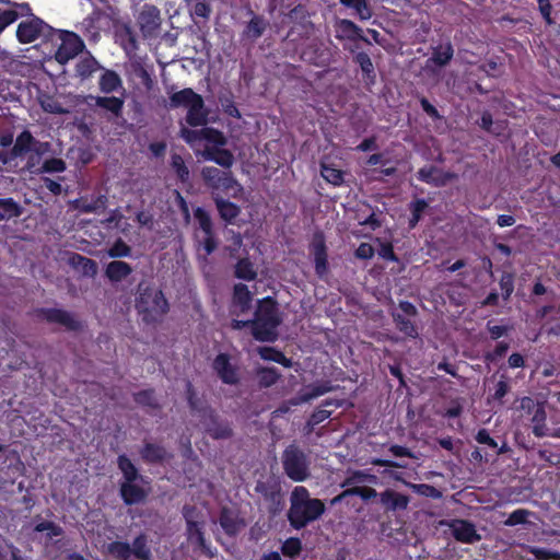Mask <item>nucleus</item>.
Here are the masks:
<instances>
[{
	"label": "nucleus",
	"mask_w": 560,
	"mask_h": 560,
	"mask_svg": "<svg viewBox=\"0 0 560 560\" xmlns=\"http://www.w3.org/2000/svg\"><path fill=\"white\" fill-rule=\"evenodd\" d=\"M279 316L276 304L270 299L260 301L255 319L253 320V335L257 340L271 341L277 337Z\"/></svg>",
	"instance_id": "nucleus-1"
},
{
	"label": "nucleus",
	"mask_w": 560,
	"mask_h": 560,
	"mask_svg": "<svg viewBox=\"0 0 560 560\" xmlns=\"http://www.w3.org/2000/svg\"><path fill=\"white\" fill-rule=\"evenodd\" d=\"M137 307L145 320H155L166 313L167 302L161 291L147 288L140 292Z\"/></svg>",
	"instance_id": "nucleus-2"
},
{
	"label": "nucleus",
	"mask_w": 560,
	"mask_h": 560,
	"mask_svg": "<svg viewBox=\"0 0 560 560\" xmlns=\"http://www.w3.org/2000/svg\"><path fill=\"white\" fill-rule=\"evenodd\" d=\"M325 511L324 503L318 499L290 508L289 518L295 528H301L307 523L318 518Z\"/></svg>",
	"instance_id": "nucleus-3"
},
{
	"label": "nucleus",
	"mask_w": 560,
	"mask_h": 560,
	"mask_svg": "<svg viewBox=\"0 0 560 560\" xmlns=\"http://www.w3.org/2000/svg\"><path fill=\"white\" fill-rule=\"evenodd\" d=\"M182 137L188 142L194 149L205 142V149L223 147L226 143V139L222 132L213 128H203L201 130H190L187 128L182 129Z\"/></svg>",
	"instance_id": "nucleus-4"
},
{
	"label": "nucleus",
	"mask_w": 560,
	"mask_h": 560,
	"mask_svg": "<svg viewBox=\"0 0 560 560\" xmlns=\"http://www.w3.org/2000/svg\"><path fill=\"white\" fill-rule=\"evenodd\" d=\"M57 38L59 45L55 57L59 63H67L84 48L83 40L75 33L59 31Z\"/></svg>",
	"instance_id": "nucleus-5"
},
{
	"label": "nucleus",
	"mask_w": 560,
	"mask_h": 560,
	"mask_svg": "<svg viewBox=\"0 0 560 560\" xmlns=\"http://www.w3.org/2000/svg\"><path fill=\"white\" fill-rule=\"evenodd\" d=\"M287 475L294 481H303L308 476V463L304 453L295 447H289L283 457Z\"/></svg>",
	"instance_id": "nucleus-6"
},
{
	"label": "nucleus",
	"mask_w": 560,
	"mask_h": 560,
	"mask_svg": "<svg viewBox=\"0 0 560 560\" xmlns=\"http://www.w3.org/2000/svg\"><path fill=\"white\" fill-rule=\"evenodd\" d=\"M195 220L198 224L196 231V241L202 247L205 256L211 254L217 247V243L212 235V223L209 214L201 208L195 210Z\"/></svg>",
	"instance_id": "nucleus-7"
},
{
	"label": "nucleus",
	"mask_w": 560,
	"mask_h": 560,
	"mask_svg": "<svg viewBox=\"0 0 560 560\" xmlns=\"http://www.w3.org/2000/svg\"><path fill=\"white\" fill-rule=\"evenodd\" d=\"M49 30L48 25L37 18H32L20 23L16 35L22 43H32Z\"/></svg>",
	"instance_id": "nucleus-8"
},
{
	"label": "nucleus",
	"mask_w": 560,
	"mask_h": 560,
	"mask_svg": "<svg viewBox=\"0 0 560 560\" xmlns=\"http://www.w3.org/2000/svg\"><path fill=\"white\" fill-rule=\"evenodd\" d=\"M108 27V20L95 10L79 24V30L91 40L100 38L101 31Z\"/></svg>",
	"instance_id": "nucleus-9"
},
{
	"label": "nucleus",
	"mask_w": 560,
	"mask_h": 560,
	"mask_svg": "<svg viewBox=\"0 0 560 560\" xmlns=\"http://www.w3.org/2000/svg\"><path fill=\"white\" fill-rule=\"evenodd\" d=\"M185 517L187 521V540L195 548L207 550L203 534L201 532V524L203 521L199 520L194 510L187 509L185 511Z\"/></svg>",
	"instance_id": "nucleus-10"
},
{
	"label": "nucleus",
	"mask_w": 560,
	"mask_h": 560,
	"mask_svg": "<svg viewBox=\"0 0 560 560\" xmlns=\"http://www.w3.org/2000/svg\"><path fill=\"white\" fill-rule=\"evenodd\" d=\"M161 23L160 11L152 4L144 3L138 14V24L144 35L154 33Z\"/></svg>",
	"instance_id": "nucleus-11"
},
{
	"label": "nucleus",
	"mask_w": 560,
	"mask_h": 560,
	"mask_svg": "<svg viewBox=\"0 0 560 560\" xmlns=\"http://www.w3.org/2000/svg\"><path fill=\"white\" fill-rule=\"evenodd\" d=\"M521 408L527 409L533 412L532 423H533V432L536 436H544L546 434V412L545 409L535 404L534 400L529 397H524L521 399Z\"/></svg>",
	"instance_id": "nucleus-12"
},
{
	"label": "nucleus",
	"mask_w": 560,
	"mask_h": 560,
	"mask_svg": "<svg viewBox=\"0 0 560 560\" xmlns=\"http://www.w3.org/2000/svg\"><path fill=\"white\" fill-rule=\"evenodd\" d=\"M444 524L450 527L452 535L462 542L471 544L480 539L475 526L467 521L453 520Z\"/></svg>",
	"instance_id": "nucleus-13"
},
{
	"label": "nucleus",
	"mask_w": 560,
	"mask_h": 560,
	"mask_svg": "<svg viewBox=\"0 0 560 560\" xmlns=\"http://www.w3.org/2000/svg\"><path fill=\"white\" fill-rule=\"evenodd\" d=\"M142 483V478L137 481L122 482L120 493L127 504L138 503L147 495L148 489Z\"/></svg>",
	"instance_id": "nucleus-14"
},
{
	"label": "nucleus",
	"mask_w": 560,
	"mask_h": 560,
	"mask_svg": "<svg viewBox=\"0 0 560 560\" xmlns=\"http://www.w3.org/2000/svg\"><path fill=\"white\" fill-rule=\"evenodd\" d=\"M213 368L224 383L234 384L237 382V371L235 366L230 363V360L225 354H219L215 358Z\"/></svg>",
	"instance_id": "nucleus-15"
},
{
	"label": "nucleus",
	"mask_w": 560,
	"mask_h": 560,
	"mask_svg": "<svg viewBox=\"0 0 560 560\" xmlns=\"http://www.w3.org/2000/svg\"><path fill=\"white\" fill-rule=\"evenodd\" d=\"M418 177L420 180L425 182L428 184L434 185V186H444L450 180H452L455 175L451 173H445L442 170L438 167H423L419 171Z\"/></svg>",
	"instance_id": "nucleus-16"
},
{
	"label": "nucleus",
	"mask_w": 560,
	"mask_h": 560,
	"mask_svg": "<svg viewBox=\"0 0 560 560\" xmlns=\"http://www.w3.org/2000/svg\"><path fill=\"white\" fill-rule=\"evenodd\" d=\"M311 252L314 256L316 272L323 276L327 270V259L324 237L320 234L313 237Z\"/></svg>",
	"instance_id": "nucleus-17"
},
{
	"label": "nucleus",
	"mask_w": 560,
	"mask_h": 560,
	"mask_svg": "<svg viewBox=\"0 0 560 560\" xmlns=\"http://www.w3.org/2000/svg\"><path fill=\"white\" fill-rule=\"evenodd\" d=\"M202 156L206 160L213 161L217 164H219L223 167H226V168L231 167L234 162L233 154L230 151L222 149L221 147H217V148L207 147L202 151Z\"/></svg>",
	"instance_id": "nucleus-18"
},
{
	"label": "nucleus",
	"mask_w": 560,
	"mask_h": 560,
	"mask_svg": "<svg viewBox=\"0 0 560 560\" xmlns=\"http://www.w3.org/2000/svg\"><path fill=\"white\" fill-rule=\"evenodd\" d=\"M207 113L203 106V100L200 95L197 96L194 103L187 108L186 120L191 126H201L206 122Z\"/></svg>",
	"instance_id": "nucleus-19"
},
{
	"label": "nucleus",
	"mask_w": 560,
	"mask_h": 560,
	"mask_svg": "<svg viewBox=\"0 0 560 560\" xmlns=\"http://www.w3.org/2000/svg\"><path fill=\"white\" fill-rule=\"evenodd\" d=\"M252 301L250 293L245 284H236L234 288L233 312L237 316L243 314Z\"/></svg>",
	"instance_id": "nucleus-20"
},
{
	"label": "nucleus",
	"mask_w": 560,
	"mask_h": 560,
	"mask_svg": "<svg viewBox=\"0 0 560 560\" xmlns=\"http://www.w3.org/2000/svg\"><path fill=\"white\" fill-rule=\"evenodd\" d=\"M220 524L229 535L236 534L245 526L243 520H241L234 511L226 509L222 511Z\"/></svg>",
	"instance_id": "nucleus-21"
},
{
	"label": "nucleus",
	"mask_w": 560,
	"mask_h": 560,
	"mask_svg": "<svg viewBox=\"0 0 560 560\" xmlns=\"http://www.w3.org/2000/svg\"><path fill=\"white\" fill-rule=\"evenodd\" d=\"M381 502L389 510H404L407 508L409 500L406 495L387 490L381 494Z\"/></svg>",
	"instance_id": "nucleus-22"
},
{
	"label": "nucleus",
	"mask_w": 560,
	"mask_h": 560,
	"mask_svg": "<svg viewBox=\"0 0 560 560\" xmlns=\"http://www.w3.org/2000/svg\"><path fill=\"white\" fill-rule=\"evenodd\" d=\"M217 191H222L231 197H238L243 192V187L231 176L229 172H225L224 176L220 182L215 184Z\"/></svg>",
	"instance_id": "nucleus-23"
},
{
	"label": "nucleus",
	"mask_w": 560,
	"mask_h": 560,
	"mask_svg": "<svg viewBox=\"0 0 560 560\" xmlns=\"http://www.w3.org/2000/svg\"><path fill=\"white\" fill-rule=\"evenodd\" d=\"M131 272V268L124 261H112L106 268V275L110 280L119 281Z\"/></svg>",
	"instance_id": "nucleus-24"
},
{
	"label": "nucleus",
	"mask_w": 560,
	"mask_h": 560,
	"mask_svg": "<svg viewBox=\"0 0 560 560\" xmlns=\"http://www.w3.org/2000/svg\"><path fill=\"white\" fill-rule=\"evenodd\" d=\"M197 96L198 94L195 93L191 89H184L171 96V105L174 107L183 106L188 108L190 104L197 100Z\"/></svg>",
	"instance_id": "nucleus-25"
},
{
	"label": "nucleus",
	"mask_w": 560,
	"mask_h": 560,
	"mask_svg": "<svg viewBox=\"0 0 560 560\" xmlns=\"http://www.w3.org/2000/svg\"><path fill=\"white\" fill-rule=\"evenodd\" d=\"M215 202L219 213L224 221L231 223L238 215L240 208L236 205L220 198H217Z\"/></svg>",
	"instance_id": "nucleus-26"
},
{
	"label": "nucleus",
	"mask_w": 560,
	"mask_h": 560,
	"mask_svg": "<svg viewBox=\"0 0 560 560\" xmlns=\"http://www.w3.org/2000/svg\"><path fill=\"white\" fill-rule=\"evenodd\" d=\"M36 145L34 138L28 131H23L15 141L13 147L14 155H22L31 151Z\"/></svg>",
	"instance_id": "nucleus-27"
},
{
	"label": "nucleus",
	"mask_w": 560,
	"mask_h": 560,
	"mask_svg": "<svg viewBox=\"0 0 560 560\" xmlns=\"http://www.w3.org/2000/svg\"><path fill=\"white\" fill-rule=\"evenodd\" d=\"M337 36L341 38L355 39L361 37L360 30L354 23L348 20H341L337 23Z\"/></svg>",
	"instance_id": "nucleus-28"
},
{
	"label": "nucleus",
	"mask_w": 560,
	"mask_h": 560,
	"mask_svg": "<svg viewBox=\"0 0 560 560\" xmlns=\"http://www.w3.org/2000/svg\"><path fill=\"white\" fill-rule=\"evenodd\" d=\"M453 57V47L450 43L442 44L438 46L432 55V60L434 63L439 66L446 65Z\"/></svg>",
	"instance_id": "nucleus-29"
},
{
	"label": "nucleus",
	"mask_w": 560,
	"mask_h": 560,
	"mask_svg": "<svg viewBox=\"0 0 560 560\" xmlns=\"http://www.w3.org/2000/svg\"><path fill=\"white\" fill-rule=\"evenodd\" d=\"M121 85V80L120 78L118 77V74H116L115 72L113 71H106L101 80H100V86H101V90L105 93H110V92H114L116 91L119 86Z\"/></svg>",
	"instance_id": "nucleus-30"
},
{
	"label": "nucleus",
	"mask_w": 560,
	"mask_h": 560,
	"mask_svg": "<svg viewBox=\"0 0 560 560\" xmlns=\"http://www.w3.org/2000/svg\"><path fill=\"white\" fill-rule=\"evenodd\" d=\"M329 390V387L326 385H314L305 388L300 397L293 401L294 405L310 401L314 398H317Z\"/></svg>",
	"instance_id": "nucleus-31"
},
{
	"label": "nucleus",
	"mask_w": 560,
	"mask_h": 560,
	"mask_svg": "<svg viewBox=\"0 0 560 560\" xmlns=\"http://www.w3.org/2000/svg\"><path fill=\"white\" fill-rule=\"evenodd\" d=\"M118 466L124 475V482L137 481L140 478L136 467L126 456H119Z\"/></svg>",
	"instance_id": "nucleus-32"
},
{
	"label": "nucleus",
	"mask_w": 560,
	"mask_h": 560,
	"mask_svg": "<svg viewBox=\"0 0 560 560\" xmlns=\"http://www.w3.org/2000/svg\"><path fill=\"white\" fill-rule=\"evenodd\" d=\"M258 353L264 360L273 361L284 366L290 365V361L281 352L275 350L273 348L260 347L258 348Z\"/></svg>",
	"instance_id": "nucleus-33"
},
{
	"label": "nucleus",
	"mask_w": 560,
	"mask_h": 560,
	"mask_svg": "<svg viewBox=\"0 0 560 560\" xmlns=\"http://www.w3.org/2000/svg\"><path fill=\"white\" fill-rule=\"evenodd\" d=\"M96 105L102 108L107 109L108 112H110L115 115H119L122 109V106H124V101L121 98L114 97V96L96 97Z\"/></svg>",
	"instance_id": "nucleus-34"
},
{
	"label": "nucleus",
	"mask_w": 560,
	"mask_h": 560,
	"mask_svg": "<svg viewBox=\"0 0 560 560\" xmlns=\"http://www.w3.org/2000/svg\"><path fill=\"white\" fill-rule=\"evenodd\" d=\"M347 495H360L363 499H371V498L376 497V491L372 488L354 487L352 489L345 490L341 494L336 497L331 502L332 503L339 502Z\"/></svg>",
	"instance_id": "nucleus-35"
},
{
	"label": "nucleus",
	"mask_w": 560,
	"mask_h": 560,
	"mask_svg": "<svg viewBox=\"0 0 560 560\" xmlns=\"http://www.w3.org/2000/svg\"><path fill=\"white\" fill-rule=\"evenodd\" d=\"M71 264L77 268H80L85 275L93 276L96 273V265L91 259L81 255H74L71 257Z\"/></svg>",
	"instance_id": "nucleus-36"
},
{
	"label": "nucleus",
	"mask_w": 560,
	"mask_h": 560,
	"mask_svg": "<svg viewBox=\"0 0 560 560\" xmlns=\"http://www.w3.org/2000/svg\"><path fill=\"white\" fill-rule=\"evenodd\" d=\"M19 214V206L12 199L0 200V220L18 217Z\"/></svg>",
	"instance_id": "nucleus-37"
},
{
	"label": "nucleus",
	"mask_w": 560,
	"mask_h": 560,
	"mask_svg": "<svg viewBox=\"0 0 560 560\" xmlns=\"http://www.w3.org/2000/svg\"><path fill=\"white\" fill-rule=\"evenodd\" d=\"M236 277L244 279V280H252L256 276V271L254 269V266L250 261L247 259H242L236 265L235 269Z\"/></svg>",
	"instance_id": "nucleus-38"
},
{
	"label": "nucleus",
	"mask_w": 560,
	"mask_h": 560,
	"mask_svg": "<svg viewBox=\"0 0 560 560\" xmlns=\"http://www.w3.org/2000/svg\"><path fill=\"white\" fill-rule=\"evenodd\" d=\"M224 174V171H221L214 166L205 167L202 170V177L212 189H215V184L221 180Z\"/></svg>",
	"instance_id": "nucleus-39"
},
{
	"label": "nucleus",
	"mask_w": 560,
	"mask_h": 560,
	"mask_svg": "<svg viewBox=\"0 0 560 560\" xmlns=\"http://www.w3.org/2000/svg\"><path fill=\"white\" fill-rule=\"evenodd\" d=\"M322 176L330 184L338 186L343 182V173L337 168L323 165Z\"/></svg>",
	"instance_id": "nucleus-40"
},
{
	"label": "nucleus",
	"mask_w": 560,
	"mask_h": 560,
	"mask_svg": "<svg viewBox=\"0 0 560 560\" xmlns=\"http://www.w3.org/2000/svg\"><path fill=\"white\" fill-rule=\"evenodd\" d=\"M131 553L140 560H148L150 558V549L144 537L140 536L133 541Z\"/></svg>",
	"instance_id": "nucleus-41"
},
{
	"label": "nucleus",
	"mask_w": 560,
	"mask_h": 560,
	"mask_svg": "<svg viewBox=\"0 0 560 560\" xmlns=\"http://www.w3.org/2000/svg\"><path fill=\"white\" fill-rule=\"evenodd\" d=\"M165 454L164 448L153 444H148L142 451L143 458L150 462L161 460Z\"/></svg>",
	"instance_id": "nucleus-42"
},
{
	"label": "nucleus",
	"mask_w": 560,
	"mask_h": 560,
	"mask_svg": "<svg viewBox=\"0 0 560 560\" xmlns=\"http://www.w3.org/2000/svg\"><path fill=\"white\" fill-rule=\"evenodd\" d=\"M108 552L119 560H127L131 553V548L124 542H113L108 545Z\"/></svg>",
	"instance_id": "nucleus-43"
},
{
	"label": "nucleus",
	"mask_w": 560,
	"mask_h": 560,
	"mask_svg": "<svg viewBox=\"0 0 560 560\" xmlns=\"http://www.w3.org/2000/svg\"><path fill=\"white\" fill-rule=\"evenodd\" d=\"M48 319L54 322H59L66 325L69 328H74L73 318L66 312L54 310L48 313Z\"/></svg>",
	"instance_id": "nucleus-44"
},
{
	"label": "nucleus",
	"mask_w": 560,
	"mask_h": 560,
	"mask_svg": "<svg viewBox=\"0 0 560 560\" xmlns=\"http://www.w3.org/2000/svg\"><path fill=\"white\" fill-rule=\"evenodd\" d=\"M66 170V163L61 159H49L46 160L42 166V171L45 173H61Z\"/></svg>",
	"instance_id": "nucleus-45"
},
{
	"label": "nucleus",
	"mask_w": 560,
	"mask_h": 560,
	"mask_svg": "<svg viewBox=\"0 0 560 560\" xmlns=\"http://www.w3.org/2000/svg\"><path fill=\"white\" fill-rule=\"evenodd\" d=\"M313 499L310 498V493L304 487H295L291 494V506L310 502Z\"/></svg>",
	"instance_id": "nucleus-46"
},
{
	"label": "nucleus",
	"mask_w": 560,
	"mask_h": 560,
	"mask_svg": "<svg viewBox=\"0 0 560 560\" xmlns=\"http://www.w3.org/2000/svg\"><path fill=\"white\" fill-rule=\"evenodd\" d=\"M258 378L261 385L270 386L276 383L278 374L275 369L265 368L258 371Z\"/></svg>",
	"instance_id": "nucleus-47"
},
{
	"label": "nucleus",
	"mask_w": 560,
	"mask_h": 560,
	"mask_svg": "<svg viewBox=\"0 0 560 560\" xmlns=\"http://www.w3.org/2000/svg\"><path fill=\"white\" fill-rule=\"evenodd\" d=\"M265 30V23L259 18H254L250 20V22L247 25L246 34L249 37L257 38L259 37Z\"/></svg>",
	"instance_id": "nucleus-48"
},
{
	"label": "nucleus",
	"mask_w": 560,
	"mask_h": 560,
	"mask_svg": "<svg viewBox=\"0 0 560 560\" xmlns=\"http://www.w3.org/2000/svg\"><path fill=\"white\" fill-rule=\"evenodd\" d=\"M172 166L182 182H186L188 179V168L186 167L184 160L179 155H173Z\"/></svg>",
	"instance_id": "nucleus-49"
},
{
	"label": "nucleus",
	"mask_w": 560,
	"mask_h": 560,
	"mask_svg": "<svg viewBox=\"0 0 560 560\" xmlns=\"http://www.w3.org/2000/svg\"><path fill=\"white\" fill-rule=\"evenodd\" d=\"M427 207H428V203L422 199L416 200L415 202L411 203V208H410L411 212H412V218L410 219L411 228L416 226V224L419 222L421 214L425 210Z\"/></svg>",
	"instance_id": "nucleus-50"
},
{
	"label": "nucleus",
	"mask_w": 560,
	"mask_h": 560,
	"mask_svg": "<svg viewBox=\"0 0 560 560\" xmlns=\"http://www.w3.org/2000/svg\"><path fill=\"white\" fill-rule=\"evenodd\" d=\"M375 480L376 477L374 475H369L363 471H355L346 479L345 485L350 486L362 482H375Z\"/></svg>",
	"instance_id": "nucleus-51"
},
{
	"label": "nucleus",
	"mask_w": 560,
	"mask_h": 560,
	"mask_svg": "<svg viewBox=\"0 0 560 560\" xmlns=\"http://www.w3.org/2000/svg\"><path fill=\"white\" fill-rule=\"evenodd\" d=\"M529 512L526 510H516L512 512L505 521V525L514 526L526 522Z\"/></svg>",
	"instance_id": "nucleus-52"
},
{
	"label": "nucleus",
	"mask_w": 560,
	"mask_h": 560,
	"mask_svg": "<svg viewBox=\"0 0 560 560\" xmlns=\"http://www.w3.org/2000/svg\"><path fill=\"white\" fill-rule=\"evenodd\" d=\"M396 322L399 330L406 334L407 336L416 337L418 335L416 327L409 319L402 318L398 315L396 317Z\"/></svg>",
	"instance_id": "nucleus-53"
},
{
	"label": "nucleus",
	"mask_w": 560,
	"mask_h": 560,
	"mask_svg": "<svg viewBox=\"0 0 560 560\" xmlns=\"http://www.w3.org/2000/svg\"><path fill=\"white\" fill-rule=\"evenodd\" d=\"M301 550V542L299 539L290 538L284 541L282 546V552L287 556L293 557Z\"/></svg>",
	"instance_id": "nucleus-54"
},
{
	"label": "nucleus",
	"mask_w": 560,
	"mask_h": 560,
	"mask_svg": "<svg viewBox=\"0 0 560 560\" xmlns=\"http://www.w3.org/2000/svg\"><path fill=\"white\" fill-rule=\"evenodd\" d=\"M42 107L45 112L52 113V114H61L63 113V108L60 104H58L55 100L51 97H44L40 101Z\"/></svg>",
	"instance_id": "nucleus-55"
},
{
	"label": "nucleus",
	"mask_w": 560,
	"mask_h": 560,
	"mask_svg": "<svg viewBox=\"0 0 560 560\" xmlns=\"http://www.w3.org/2000/svg\"><path fill=\"white\" fill-rule=\"evenodd\" d=\"M129 247L121 241L116 242L108 250L110 257H125L129 255Z\"/></svg>",
	"instance_id": "nucleus-56"
},
{
	"label": "nucleus",
	"mask_w": 560,
	"mask_h": 560,
	"mask_svg": "<svg viewBox=\"0 0 560 560\" xmlns=\"http://www.w3.org/2000/svg\"><path fill=\"white\" fill-rule=\"evenodd\" d=\"M35 529L40 533L46 532L47 536L49 537L59 536L61 533L60 527L54 525L50 522H42L36 525Z\"/></svg>",
	"instance_id": "nucleus-57"
},
{
	"label": "nucleus",
	"mask_w": 560,
	"mask_h": 560,
	"mask_svg": "<svg viewBox=\"0 0 560 560\" xmlns=\"http://www.w3.org/2000/svg\"><path fill=\"white\" fill-rule=\"evenodd\" d=\"M18 19V13L13 10L0 12V33Z\"/></svg>",
	"instance_id": "nucleus-58"
},
{
	"label": "nucleus",
	"mask_w": 560,
	"mask_h": 560,
	"mask_svg": "<svg viewBox=\"0 0 560 560\" xmlns=\"http://www.w3.org/2000/svg\"><path fill=\"white\" fill-rule=\"evenodd\" d=\"M210 12V5L205 1L197 2L192 8V14L199 18L208 19Z\"/></svg>",
	"instance_id": "nucleus-59"
},
{
	"label": "nucleus",
	"mask_w": 560,
	"mask_h": 560,
	"mask_svg": "<svg viewBox=\"0 0 560 560\" xmlns=\"http://www.w3.org/2000/svg\"><path fill=\"white\" fill-rule=\"evenodd\" d=\"M357 62L360 65L364 73L370 74L371 72H373V63L366 54H358Z\"/></svg>",
	"instance_id": "nucleus-60"
},
{
	"label": "nucleus",
	"mask_w": 560,
	"mask_h": 560,
	"mask_svg": "<svg viewBox=\"0 0 560 560\" xmlns=\"http://www.w3.org/2000/svg\"><path fill=\"white\" fill-rule=\"evenodd\" d=\"M374 255V249L372 245L368 243H362L358 249L355 250V256L361 259L371 258Z\"/></svg>",
	"instance_id": "nucleus-61"
},
{
	"label": "nucleus",
	"mask_w": 560,
	"mask_h": 560,
	"mask_svg": "<svg viewBox=\"0 0 560 560\" xmlns=\"http://www.w3.org/2000/svg\"><path fill=\"white\" fill-rule=\"evenodd\" d=\"M378 255L384 259L396 260V256L394 254L393 246L388 243L381 244Z\"/></svg>",
	"instance_id": "nucleus-62"
},
{
	"label": "nucleus",
	"mask_w": 560,
	"mask_h": 560,
	"mask_svg": "<svg viewBox=\"0 0 560 560\" xmlns=\"http://www.w3.org/2000/svg\"><path fill=\"white\" fill-rule=\"evenodd\" d=\"M358 14L361 19L368 20L371 18V10L368 7L366 0H362L359 2V4L354 8Z\"/></svg>",
	"instance_id": "nucleus-63"
},
{
	"label": "nucleus",
	"mask_w": 560,
	"mask_h": 560,
	"mask_svg": "<svg viewBox=\"0 0 560 560\" xmlns=\"http://www.w3.org/2000/svg\"><path fill=\"white\" fill-rule=\"evenodd\" d=\"M508 392H509V386H508L506 382L505 381H500L497 384L493 397L495 399H501L502 397H504L506 395Z\"/></svg>",
	"instance_id": "nucleus-64"
}]
</instances>
